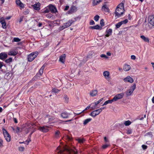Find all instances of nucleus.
I'll use <instances>...</instances> for the list:
<instances>
[{
	"instance_id": "nucleus-1",
	"label": "nucleus",
	"mask_w": 154,
	"mask_h": 154,
	"mask_svg": "<svg viewBox=\"0 0 154 154\" xmlns=\"http://www.w3.org/2000/svg\"><path fill=\"white\" fill-rule=\"evenodd\" d=\"M57 151L58 153L60 154L62 153L63 151H66L68 154H77V150L75 148L71 149L66 146L61 149L60 146L57 148Z\"/></svg>"
},
{
	"instance_id": "nucleus-2",
	"label": "nucleus",
	"mask_w": 154,
	"mask_h": 154,
	"mask_svg": "<svg viewBox=\"0 0 154 154\" xmlns=\"http://www.w3.org/2000/svg\"><path fill=\"white\" fill-rule=\"evenodd\" d=\"M124 4L121 3L116 7L115 10V17L116 18L121 17L124 13Z\"/></svg>"
},
{
	"instance_id": "nucleus-3",
	"label": "nucleus",
	"mask_w": 154,
	"mask_h": 154,
	"mask_svg": "<svg viewBox=\"0 0 154 154\" xmlns=\"http://www.w3.org/2000/svg\"><path fill=\"white\" fill-rule=\"evenodd\" d=\"M136 84H134L133 86L130 87L129 89L127 90L125 92L126 95L128 96L131 95L136 88Z\"/></svg>"
},
{
	"instance_id": "nucleus-4",
	"label": "nucleus",
	"mask_w": 154,
	"mask_h": 154,
	"mask_svg": "<svg viewBox=\"0 0 154 154\" xmlns=\"http://www.w3.org/2000/svg\"><path fill=\"white\" fill-rule=\"evenodd\" d=\"M2 131L4 137L6 140L8 142L10 141L11 140V137L10 134L5 128L2 129Z\"/></svg>"
},
{
	"instance_id": "nucleus-5",
	"label": "nucleus",
	"mask_w": 154,
	"mask_h": 154,
	"mask_svg": "<svg viewBox=\"0 0 154 154\" xmlns=\"http://www.w3.org/2000/svg\"><path fill=\"white\" fill-rule=\"evenodd\" d=\"M124 95V93H121L118 94L113 97L112 98L114 102L116 101L117 100L122 99Z\"/></svg>"
},
{
	"instance_id": "nucleus-6",
	"label": "nucleus",
	"mask_w": 154,
	"mask_h": 154,
	"mask_svg": "<svg viewBox=\"0 0 154 154\" xmlns=\"http://www.w3.org/2000/svg\"><path fill=\"white\" fill-rule=\"evenodd\" d=\"M102 109L100 108L94 111L91 112L90 115L93 117H95L96 116L98 115L102 111Z\"/></svg>"
},
{
	"instance_id": "nucleus-7",
	"label": "nucleus",
	"mask_w": 154,
	"mask_h": 154,
	"mask_svg": "<svg viewBox=\"0 0 154 154\" xmlns=\"http://www.w3.org/2000/svg\"><path fill=\"white\" fill-rule=\"evenodd\" d=\"M38 55V52H34L29 54V62L32 61Z\"/></svg>"
},
{
	"instance_id": "nucleus-8",
	"label": "nucleus",
	"mask_w": 154,
	"mask_h": 154,
	"mask_svg": "<svg viewBox=\"0 0 154 154\" xmlns=\"http://www.w3.org/2000/svg\"><path fill=\"white\" fill-rule=\"evenodd\" d=\"M49 127V126H47L39 127H38V129L43 132H47L48 131V128Z\"/></svg>"
},
{
	"instance_id": "nucleus-9",
	"label": "nucleus",
	"mask_w": 154,
	"mask_h": 154,
	"mask_svg": "<svg viewBox=\"0 0 154 154\" xmlns=\"http://www.w3.org/2000/svg\"><path fill=\"white\" fill-rule=\"evenodd\" d=\"M41 4L39 2H36L32 5L33 9L36 11H39L40 10Z\"/></svg>"
},
{
	"instance_id": "nucleus-10",
	"label": "nucleus",
	"mask_w": 154,
	"mask_h": 154,
	"mask_svg": "<svg viewBox=\"0 0 154 154\" xmlns=\"http://www.w3.org/2000/svg\"><path fill=\"white\" fill-rule=\"evenodd\" d=\"M18 53V51L17 49H12L11 50L8 52V55L10 56H15Z\"/></svg>"
},
{
	"instance_id": "nucleus-11",
	"label": "nucleus",
	"mask_w": 154,
	"mask_h": 154,
	"mask_svg": "<svg viewBox=\"0 0 154 154\" xmlns=\"http://www.w3.org/2000/svg\"><path fill=\"white\" fill-rule=\"evenodd\" d=\"M103 99V98H101L99 100L97 101V102H95L94 103H92L91 104V108L92 109H94L96 108V106H97V105L100 103L101 101H102Z\"/></svg>"
},
{
	"instance_id": "nucleus-12",
	"label": "nucleus",
	"mask_w": 154,
	"mask_h": 154,
	"mask_svg": "<svg viewBox=\"0 0 154 154\" xmlns=\"http://www.w3.org/2000/svg\"><path fill=\"white\" fill-rule=\"evenodd\" d=\"M123 81L125 82H128L130 83H132L134 82L133 79L130 76H127L124 78Z\"/></svg>"
},
{
	"instance_id": "nucleus-13",
	"label": "nucleus",
	"mask_w": 154,
	"mask_h": 154,
	"mask_svg": "<svg viewBox=\"0 0 154 154\" xmlns=\"http://www.w3.org/2000/svg\"><path fill=\"white\" fill-rule=\"evenodd\" d=\"M45 66V65L44 64L41 67L39 70L38 73L37 74L36 76H37L40 77V76L42 75L43 74Z\"/></svg>"
},
{
	"instance_id": "nucleus-14",
	"label": "nucleus",
	"mask_w": 154,
	"mask_h": 154,
	"mask_svg": "<svg viewBox=\"0 0 154 154\" xmlns=\"http://www.w3.org/2000/svg\"><path fill=\"white\" fill-rule=\"evenodd\" d=\"M148 21L149 23L154 26V15H150L149 17Z\"/></svg>"
},
{
	"instance_id": "nucleus-15",
	"label": "nucleus",
	"mask_w": 154,
	"mask_h": 154,
	"mask_svg": "<svg viewBox=\"0 0 154 154\" xmlns=\"http://www.w3.org/2000/svg\"><path fill=\"white\" fill-rule=\"evenodd\" d=\"M103 75L105 78L108 80L110 79V74L109 71H106L103 72Z\"/></svg>"
},
{
	"instance_id": "nucleus-16",
	"label": "nucleus",
	"mask_w": 154,
	"mask_h": 154,
	"mask_svg": "<svg viewBox=\"0 0 154 154\" xmlns=\"http://www.w3.org/2000/svg\"><path fill=\"white\" fill-rule=\"evenodd\" d=\"M12 128L14 133L17 134L19 132H21L23 130L22 128H20L18 127H17L15 128L12 127Z\"/></svg>"
},
{
	"instance_id": "nucleus-17",
	"label": "nucleus",
	"mask_w": 154,
	"mask_h": 154,
	"mask_svg": "<svg viewBox=\"0 0 154 154\" xmlns=\"http://www.w3.org/2000/svg\"><path fill=\"white\" fill-rule=\"evenodd\" d=\"M49 8L51 12L52 13H56L57 10L56 8L52 5H50L49 6Z\"/></svg>"
},
{
	"instance_id": "nucleus-18",
	"label": "nucleus",
	"mask_w": 154,
	"mask_h": 154,
	"mask_svg": "<svg viewBox=\"0 0 154 154\" xmlns=\"http://www.w3.org/2000/svg\"><path fill=\"white\" fill-rule=\"evenodd\" d=\"M8 57L7 54L5 52H2L0 54V59L4 60L6 58Z\"/></svg>"
},
{
	"instance_id": "nucleus-19",
	"label": "nucleus",
	"mask_w": 154,
	"mask_h": 154,
	"mask_svg": "<svg viewBox=\"0 0 154 154\" xmlns=\"http://www.w3.org/2000/svg\"><path fill=\"white\" fill-rule=\"evenodd\" d=\"M131 68V67L130 65L127 64H125L123 67V70L127 72L129 71Z\"/></svg>"
},
{
	"instance_id": "nucleus-20",
	"label": "nucleus",
	"mask_w": 154,
	"mask_h": 154,
	"mask_svg": "<svg viewBox=\"0 0 154 154\" xmlns=\"http://www.w3.org/2000/svg\"><path fill=\"white\" fill-rule=\"evenodd\" d=\"M76 8L75 6H72L71 7L70 10L68 11V13L69 14H72L74 12L76 11Z\"/></svg>"
},
{
	"instance_id": "nucleus-21",
	"label": "nucleus",
	"mask_w": 154,
	"mask_h": 154,
	"mask_svg": "<svg viewBox=\"0 0 154 154\" xmlns=\"http://www.w3.org/2000/svg\"><path fill=\"white\" fill-rule=\"evenodd\" d=\"M16 3L17 5L20 7L21 9L24 8V5L21 2L20 0H16Z\"/></svg>"
},
{
	"instance_id": "nucleus-22",
	"label": "nucleus",
	"mask_w": 154,
	"mask_h": 154,
	"mask_svg": "<svg viewBox=\"0 0 154 154\" xmlns=\"http://www.w3.org/2000/svg\"><path fill=\"white\" fill-rule=\"evenodd\" d=\"M66 56L65 54H63L60 57L59 61L63 63H64L65 60Z\"/></svg>"
},
{
	"instance_id": "nucleus-23",
	"label": "nucleus",
	"mask_w": 154,
	"mask_h": 154,
	"mask_svg": "<svg viewBox=\"0 0 154 154\" xmlns=\"http://www.w3.org/2000/svg\"><path fill=\"white\" fill-rule=\"evenodd\" d=\"M140 38L142 39L145 42L149 43V38L143 35H142L140 36Z\"/></svg>"
},
{
	"instance_id": "nucleus-24",
	"label": "nucleus",
	"mask_w": 154,
	"mask_h": 154,
	"mask_svg": "<svg viewBox=\"0 0 154 154\" xmlns=\"http://www.w3.org/2000/svg\"><path fill=\"white\" fill-rule=\"evenodd\" d=\"M73 21L72 20H69L66 23H64V24L66 26V28L69 27L72 24Z\"/></svg>"
},
{
	"instance_id": "nucleus-25",
	"label": "nucleus",
	"mask_w": 154,
	"mask_h": 154,
	"mask_svg": "<svg viewBox=\"0 0 154 154\" xmlns=\"http://www.w3.org/2000/svg\"><path fill=\"white\" fill-rule=\"evenodd\" d=\"M90 28L92 29L101 30L102 29V27L97 25L94 26H90Z\"/></svg>"
},
{
	"instance_id": "nucleus-26",
	"label": "nucleus",
	"mask_w": 154,
	"mask_h": 154,
	"mask_svg": "<svg viewBox=\"0 0 154 154\" xmlns=\"http://www.w3.org/2000/svg\"><path fill=\"white\" fill-rule=\"evenodd\" d=\"M112 30L109 29L108 30H107L106 32V34L105 36L108 37L112 34Z\"/></svg>"
},
{
	"instance_id": "nucleus-27",
	"label": "nucleus",
	"mask_w": 154,
	"mask_h": 154,
	"mask_svg": "<svg viewBox=\"0 0 154 154\" xmlns=\"http://www.w3.org/2000/svg\"><path fill=\"white\" fill-rule=\"evenodd\" d=\"M69 114L66 112H64L61 114V116L63 118H66L68 117Z\"/></svg>"
},
{
	"instance_id": "nucleus-28",
	"label": "nucleus",
	"mask_w": 154,
	"mask_h": 154,
	"mask_svg": "<svg viewBox=\"0 0 154 154\" xmlns=\"http://www.w3.org/2000/svg\"><path fill=\"white\" fill-rule=\"evenodd\" d=\"M97 94V90H94L91 91L90 93V95L91 97L96 96Z\"/></svg>"
},
{
	"instance_id": "nucleus-29",
	"label": "nucleus",
	"mask_w": 154,
	"mask_h": 154,
	"mask_svg": "<svg viewBox=\"0 0 154 154\" xmlns=\"http://www.w3.org/2000/svg\"><path fill=\"white\" fill-rule=\"evenodd\" d=\"M76 140H77L78 142L80 143H83L85 141V140L84 139L81 138H76Z\"/></svg>"
},
{
	"instance_id": "nucleus-30",
	"label": "nucleus",
	"mask_w": 154,
	"mask_h": 154,
	"mask_svg": "<svg viewBox=\"0 0 154 154\" xmlns=\"http://www.w3.org/2000/svg\"><path fill=\"white\" fill-rule=\"evenodd\" d=\"M45 118L46 119H48L49 120V122H51L54 119V117L51 116L49 115H47L46 117Z\"/></svg>"
},
{
	"instance_id": "nucleus-31",
	"label": "nucleus",
	"mask_w": 154,
	"mask_h": 154,
	"mask_svg": "<svg viewBox=\"0 0 154 154\" xmlns=\"http://www.w3.org/2000/svg\"><path fill=\"white\" fill-rule=\"evenodd\" d=\"M91 120L92 119L91 118H88L85 119L83 123V125H85L89 122H90Z\"/></svg>"
},
{
	"instance_id": "nucleus-32",
	"label": "nucleus",
	"mask_w": 154,
	"mask_h": 154,
	"mask_svg": "<svg viewBox=\"0 0 154 154\" xmlns=\"http://www.w3.org/2000/svg\"><path fill=\"white\" fill-rule=\"evenodd\" d=\"M113 101V99H112V100H108L107 101H105L104 103L103 104V105H107V104H109V103H112Z\"/></svg>"
},
{
	"instance_id": "nucleus-33",
	"label": "nucleus",
	"mask_w": 154,
	"mask_h": 154,
	"mask_svg": "<svg viewBox=\"0 0 154 154\" xmlns=\"http://www.w3.org/2000/svg\"><path fill=\"white\" fill-rule=\"evenodd\" d=\"M102 0H94L93 2V5H95L101 2Z\"/></svg>"
},
{
	"instance_id": "nucleus-34",
	"label": "nucleus",
	"mask_w": 154,
	"mask_h": 154,
	"mask_svg": "<svg viewBox=\"0 0 154 154\" xmlns=\"http://www.w3.org/2000/svg\"><path fill=\"white\" fill-rule=\"evenodd\" d=\"M102 8L103 10L104 11H109V8H108V7L106 5H103L102 6Z\"/></svg>"
},
{
	"instance_id": "nucleus-35",
	"label": "nucleus",
	"mask_w": 154,
	"mask_h": 154,
	"mask_svg": "<svg viewBox=\"0 0 154 154\" xmlns=\"http://www.w3.org/2000/svg\"><path fill=\"white\" fill-rule=\"evenodd\" d=\"M49 12V10L48 8H46L42 10V12L43 13H48Z\"/></svg>"
},
{
	"instance_id": "nucleus-36",
	"label": "nucleus",
	"mask_w": 154,
	"mask_h": 154,
	"mask_svg": "<svg viewBox=\"0 0 154 154\" xmlns=\"http://www.w3.org/2000/svg\"><path fill=\"white\" fill-rule=\"evenodd\" d=\"M131 122L129 120L125 121L124 122V124L125 126H129L131 124Z\"/></svg>"
},
{
	"instance_id": "nucleus-37",
	"label": "nucleus",
	"mask_w": 154,
	"mask_h": 154,
	"mask_svg": "<svg viewBox=\"0 0 154 154\" xmlns=\"http://www.w3.org/2000/svg\"><path fill=\"white\" fill-rule=\"evenodd\" d=\"M66 28V27L63 24V25L59 27V28L58 29L60 31Z\"/></svg>"
},
{
	"instance_id": "nucleus-38",
	"label": "nucleus",
	"mask_w": 154,
	"mask_h": 154,
	"mask_svg": "<svg viewBox=\"0 0 154 154\" xmlns=\"http://www.w3.org/2000/svg\"><path fill=\"white\" fill-rule=\"evenodd\" d=\"M12 59L11 58H10L5 60V62L7 63H9L12 62Z\"/></svg>"
},
{
	"instance_id": "nucleus-39",
	"label": "nucleus",
	"mask_w": 154,
	"mask_h": 154,
	"mask_svg": "<svg viewBox=\"0 0 154 154\" xmlns=\"http://www.w3.org/2000/svg\"><path fill=\"white\" fill-rule=\"evenodd\" d=\"M20 40V39L18 38H14L12 41L13 42H19Z\"/></svg>"
},
{
	"instance_id": "nucleus-40",
	"label": "nucleus",
	"mask_w": 154,
	"mask_h": 154,
	"mask_svg": "<svg viewBox=\"0 0 154 154\" xmlns=\"http://www.w3.org/2000/svg\"><path fill=\"white\" fill-rule=\"evenodd\" d=\"M128 22V20L127 19H125L124 20L120 22L122 24H125L127 23Z\"/></svg>"
},
{
	"instance_id": "nucleus-41",
	"label": "nucleus",
	"mask_w": 154,
	"mask_h": 154,
	"mask_svg": "<svg viewBox=\"0 0 154 154\" xmlns=\"http://www.w3.org/2000/svg\"><path fill=\"white\" fill-rule=\"evenodd\" d=\"M59 91V90L57 89L54 88L52 90V92H54L55 93H57Z\"/></svg>"
},
{
	"instance_id": "nucleus-42",
	"label": "nucleus",
	"mask_w": 154,
	"mask_h": 154,
	"mask_svg": "<svg viewBox=\"0 0 154 154\" xmlns=\"http://www.w3.org/2000/svg\"><path fill=\"white\" fill-rule=\"evenodd\" d=\"M100 57H101L104 58H105V59H108L109 58L106 55H105L104 54H101V55H100Z\"/></svg>"
},
{
	"instance_id": "nucleus-43",
	"label": "nucleus",
	"mask_w": 154,
	"mask_h": 154,
	"mask_svg": "<svg viewBox=\"0 0 154 154\" xmlns=\"http://www.w3.org/2000/svg\"><path fill=\"white\" fill-rule=\"evenodd\" d=\"M122 25V24L120 22L116 25V26L117 28H119Z\"/></svg>"
},
{
	"instance_id": "nucleus-44",
	"label": "nucleus",
	"mask_w": 154,
	"mask_h": 154,
	"mask_svg": "<svg viewBox=\"0 0 154 154\" xmlns=\"http://www.w3.org/2000/svg\"><path fill=\"white\" fill-rule=\"evenodd\" d=\"M100 18V17H99V16L98 15H96L94 17V20L96 21H97L98 20H99V19Z\"/></svg>"
},
{
	"instance_id": "nucleus-45",
	"label": "nucleus",
	"mask_w": 154,
	"mask_h": 154,
	"mask_svg": "<svg viewBox=\"0 0 154 154\" xmlns=\"http://www.w3.org/2000/svg\"><path fill=\"white\" fill-rule=\"evenodd\" d=\"M5 20L3 17H2L0 18V23L2 24L5 22Z\"/></svg>"
},
{
	"instance_id": "nucleus-46",
	"label": "nucleus",
	"mask_w": 154,
	"mask_h": 154,
	"mask_svg": "<svg viewBox=\"0 0 154 154\" xmlns=\"http://www.w3.org/2000/svg\"><path fill=\"white\" fill-rule=\"evenodd\" d=\"M2 25V27L3 29H6V22L1 24Z\"/></svg>"
},
{
	"instance_id": "nucleus-47",
	"label": "nucleus",
	"mask_w": 154,
	"mask_h": 154,
	"mask_svg": "<svg viewBox=\"0 0 154 154\" xmlns=\"http://www.w3.org/2000/svg\"><path fill=\"white\" fill-rule=\"evenodd\" d=\"M91 105L90 106H87L86 107V108L85 109H84L81 112H83L87 110L89 108L91 107Z\"/></svg>"
},
{
	"instance_id": "nucleus-48",
	"label": "nucleus",
	"mask_w": 154,
	"mask_h": 154,
	"mask_svg": "<svg viewBox=\"0 0 154 154\" xmlns=\"http://www.w3.org/2000/svg\"><path fill=\"white\" fill-rule=\"evenodd\" d=\"M24 147H19V150L20 151H22L24 150Z\"/></svg>"
},
{
	"instance_id": "nucleus-49",
	"label": "nucleus",
	"mask_w": 154,
	"mask_h": 154,
	"mask_svg": "<svg viewBox=\"0 0 154 154\" xmlns=\"http://www.w3.org/2000/svg\"><path fill=\"white\" fill-rule=\"evenodd\" d=\"M28 13H29V10L28 9L25 11L23 12V14L25 15L28 14Z\"/></svg>"
},
{
	"instance_id": "nucleus-50",
	"label": "nucleus",
	"mask_w": 154,
	"mask_h": 154,
	"mask_svg": "<svg viewBox=\"0 0 154 154\" xmlns=\"http://www.w3.org/2000/svg\"><path fill=\"white\" fill-rule=\"evenodd\" d=\"M100 25L103 26H104V23L103 22V20L102 19L100 21Z\"/></svg>"
},
{
	"instance_id": "nucleus-51",
	"label": "nucleus",
	"mask_w": 154,
	"mask_h": 154,
	"mask_svg": "<svg viewBox=\"0 0 154 154\" xmlns=\"http://www.w3.org/2000/svg\"><path fill=\"white\" fill-rule=\"evenodd\" d=\"M131 59L133 60H135L136 59V57L135 55H132L131 56Z\"/></svg>"
},
{
	"instance_id": "nucleus-52",
	"label": "nucleus",
	"mask_w": 154,
	"mask_h": 154,
	"mask_svg": "<svg viewBox=\"0 0 154 154\" xmlns=\"http://www.w3.org/2000/svg\"><path fill=\"white\" fill-rule=\"evenodd\" d=\"M142 148L143 149H146L147 147V146L144 145H143L142 146Z\"/></svg>"
},
{
	"instance_id": "nucleus-53",
	"label": "nucleus",
	"mask_w": 154,
	"mask_h": 154,
	"mask_svg": "<svg viewBox=\"0 0 154 154\" xmlns=\"http://www.w3.org/2000/svg\"><path fill=\"white\" fill-rule=\"evenodd\" d=\"M60 133V132L59 131H57L56 133H55V136L57 137H58L59 136V134Z\"/></svg>"
},
{
	"instance_id": "nucleus-54",
	"label": "nucleus",
	"mask_w": 154,
	"mask_h": 154,
	"mask_svg": "<svg viewBox=\"0 0 154 154\" xmlns=\"http://www.w3.org/2000/svg\"><path fill=\"white\" fill-rule=\"evenodd\" d=\"M64 98L65 99V100L66 102H68V101L69 98L68 97L66 96H64Z\"/></svg>"
},
{
	"instance_id": "nucleus-55",
	"label": "nucleus",
	"mask_w": 154,
	"mask_h": 154,
	"mask_svg": "<svg viewBox=\"0 0 154 154\" xmlns=\"http://www.w3.org/2000/svg\"><path fill=\"white\" fill-rule=\"evenodd\" d=\"M109 145L108 144H105L102 146V147L103 149H105Z\"/></svg>"
},
{
	"instance_id": "nucleus-56",
	"label": "nucleus",
	"mask_w": 154,
	"mask_h": 154,
	"mask_svg": "<svg viewBox=\"0 0 154 154\" xmlns=\"http://www.w3.org/2000/svg\"><path fill=\"white\" fill-rule=\"evenodd\" d=\"M95 23L94 21L93 20H91L90 23L91 25H93Z\"/></svg>"
},
{
	"instance_id": "nucleus-57",
	"label": "nucleus",
	"mask_w": 154,
	"mask_h": 154,
	"mask_svg": "<svg viewBox=\"0 0 154 154\" xmlns=\"http://www.w3.org/2000/svg\"><path fill=\"white\" fill-rule=\"evenodd\" d=\"M69 8V7L68 6H66L65 8H64V11H67V10Z\"/></svg>"
},
{
	"instance_id": "nucleus-58",
	"label": "nucleus",
	"mask_w": 154,
	"mask_h": 154,
	"mask_svg": "<svg viewBox=\"0 0 154 154\" xmlns=\"http://www.w3.org/2000/svg\"><path fill=\"white\" fill-rule=\"evenodd\" d=\"M131 133V131L130 130H128L127 132V133L128 134H130Z\"/></svg>"
},
{
	"instance_id": "nucleus-59",
	"label": "nucleus",
	"mask_w": 154,
	"mask_h": 154,
	"mask_svg": "<svg viewBox=\"0 0 154 154\" xmlns=\"http://www.w3.org/2000/svg\"><path fill=\"white\" fill-rule=\"evenodd\" d=\"M3 63L0 61V69H1L3 66Z\"/></svg>"
},
{
	"instance_id": "nucleus-60",
	"label": "nucleus",
	"mask_w": 154,
	"mask_h": 154,
	"mask_svg": "<svg viewBox=\"0 0 154 154\" xmlns=\"http://www.w3.org/2000/svg\"><path fill=\"white\" fill-rule=\"evenodd\" d=\"M14 122L15 123H17V119L15 118H14Z\"/></svg>"
},
{
	"instance_id": "nucleus-61",
	"label": "nucleus",
	"mask_w": 154,
	"mask_h": 154,
	"mask_svg": "<svg viewBox=\"0 0 154 154\" xmlns=\"http://www.w3.org/2000/svg\"><path fill=\"white\" fill-rule=\"evenodd\" d=\"M42 24L41 23H39L38 24V26L39 27H41L42 26Z\"/></svg>"
},
{
	"instance_id": "nucleus-62",
	"label": "nucleus",
	"mask_w": 154,
	"mask_h": 154,
	"mask_svg": "<svg viewBox=\"0 0 154 154\" xmlns=\"http://www.w3.org/2000/svg\"><path fill=\"white\" fill-rule=\"evenodd\" d=\"M2 145V140L0 139V147Z\"/></svg>"
},
{
	"instance_id": "nucleus-63",
	"label": "nucleus",
	"mask_w": 154,
	"mask_h": 154,
	"mask_svg": "<svg viewBox=\"0 0 154 154\" xmlns=\"http://www.w3.org/2000/svg\"><path fill=\"white\" fill-rule=\"evenodd\" d=\"M106 54L107 55L109 56H110L111 55V54L110 52H107L106 53Z\"/></svg>"
},
{
	"instance_id": "nucleus-64",
	"label": "nucleus",
	"mask_w": 154,
	"mask_h": 154,
	"mask_svg": "<svg viewBox=\"0 0 154 154\" xmlns=\"http://www.w3.org/2000/svg\"><path fill=\"white\" fill-rule=\"evenodd\" d=\"M151 64L152 65V67H153V69L154 70V63H151Z\"/></svg>"
}]
</instances>
